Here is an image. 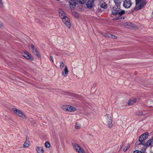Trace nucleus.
Masks as SVG:
<instances>
[{"label":"nucleus","mask_w":153,"mask_h":153,"mask_svg":"<svg viewBox=\"0 0 153 153\" xmlns=\"http://www.w3.org/2000/svg\"><path fill=\"white\" fill-rule=\"evenodd\" d=\"M120 7V5H115L113 7L111 10L112 14L114 15H118L117 17L113 19L117 20L125 19V17L122 16L125 13V11L124 10H121Z\"/></svg>","instance_id":"nucleus-1"},{"label":"nucleus","mask_w":153,"mask_h":153,"mask_svg":"<svg viewBox=\"0 0 153 153\" xmlns=\"http://www.w3.org/2000/svg\"><path fill=\"white\" fill-rule=\"evenodd\" d=\"M149 137V133L146 132L141 135L139 137V139L137 140L135 144V147H137L140 149H143L145 147V142L144 141Z\"/></svg>","instance_id":"nucleus-2"},{"label":"nucleus","mask_w":153,"mask_h":153,"mask_svg":"<svg viewBox=\"0 0 153 153\" xmlns=\"http://www.w3.org/2000/svg\"><path fill=\"white\" fill-rule=\"evenodd\" d=\"M12 109L14 113L19 116L23 119H27L26 115L21 111L14 108H12Z\"/></svg>","instance_id":"nucleus-3"},{"label":"nucleus","mask_w":153,"mask_h":153,"mask_svg":"<svg viewBox=\"0 0 153 153\" xmlns=\"http://www.w3.org/2000/svg\"><path fill=\"white\" fill-rule=\"evenodd\" d=\"M146 3V2L145 0H142L139 4H136L134 10H138L141 9L145 5Z\"/></svg>","instance_id":"nucleus-4"},{"label":"nucleus","mask_w":153,"mask_h":153,"mask_svg":"<svg viewBox=\"0 0 153 153\" xmlns=\"http://www.w3.org/2000/svg\"><path fill=\"white\" fill-rule=\"evenodd\" d=\"M62 108L65 111H74L76 110L75 107L70 105H63Z\"/></svg>","instance_id":"nucleus-5"},{"label":"nucleus","mask_w":153,"mask_h":153,"mask_svg":"<svg viewBox=\"0 0 153 153\" xmlns=\"http://www.w3.org/2000/svg\"><path fill=\"white\" fill-rule=\"evenodd\" d=\"M72 144L74 148L79 153H85L84 149L81 148L78 144L75 143H73Z\"/></svg>","instance_id":"nucleus-6"},{"label":"nucleus","mask_w":153,"mask_h":153,"mask_svg":"<svg viewBox=\"0 0 153 153\" xmlns=\"http://www.w3.org/2000/svg\"><path fill=\"white\" fill-rule=\"evenodd\" d=\"M105 117L106 119V121L108 126L109 128H111L112 126V123L111 116L108 114H107L105 116Z\"/></svg>","instance_id":"nucleus-7"},{"label":"nucleus","mask_w":153,"mask_h":153,"mask_svg":"<svg viewBox=\"0 0 153 153\" xmlns=\"http://www.w3.org/2000/svg\"><path fill=\"white\" fill-rule=\"evenodd\" d=\"M61 18L62 19L63 22H64L67 27L69 28H70L71 25L69 20L68 17L66 16H64L63 17Z\"/></svg>","instance_id":"nucleus-8"},{"label":"nucleus","mask_w":153,"mask_h":153,"mask_svg":"<svg viewBox=\"0 0 153 153\" xmlns=\"http://www.w3.org/2000/svg\"><path fill=\"white\" fill-rule=\"evenodd\" d=\"M78 0H71L69 2L70 7L71 9L74 8L75 6L78 4Z\"/></svg>","instance_id":"nucleus-9"},{"label":"nucleus","mask_w":153,"mask_h":153,"mask_svg":"<svg viewBox=\"0 0 153 153\" xmlns=\"http://www.w3.org/2000/svg\"><path fill=\"white\" fill-rule=\"evenodd\" d=\"M132 4L131 0H125L123 2V6L126 8H129Z\"/></svg>","instance_id":"nucleus-10"},{"label":"nucleus","mask_w":153,"mask_h":153,"mask_svg":"<svg viewBox=\"0 0 153 153\" xmlns=\"http://www.w3.org/2000/svg\"><path fill=\"white\" fill-rule=\"evenodd\" d=\"M31 48L33 50V53L35 55L38 57H40V55L38 51L36 48H34V46L33 45H31Z\"/></svg>","instance_id":"nucleus-11"},{"label":"nucleus","mask_w":153,"mask_h":153,"mask_svg":"<svg viewBox=\"0 0 153 153\" xmlns=\"http://www.w3.org/2000/svg\"><path fill=\"white\" fill-rule=\"evenodd\" d=\"M94 5V0H89L87 2L86 5L88 8H92Z\"/></svg>","instance_id":"nucleus-12"},{"label":"nucleus","mask_w":153,"mask_h":153,"mask_svg":"<svg viewBox=\"0 0 153 153\" xmlns=\"http://www.w3.org/2000/svg\"><path fill=\"white\" fill-rule=\"evenodd\" d=\"M68 71L67 68V66L65 65V68L62 72V75L63 77L66 76L68 73Z\"/></svg>","instance_id":"nucleus-13"},{"label":"nucleus","mask_w":153,"mask_h":153,"mask_svg":"<svg viewBox=\"0 0 153 153\" xmlns=\"http://www.w3.org/2000/svg\"><path fill=\"white\" fill-rule=\"evenodd\" d=\"M136 102L137 99L136 98H132L128 101V105H133Z\"/></svg>","instance_id":"nucleus-14"},{"label":"nucleus","mask_w":153,"mask_h":153,"mask_svg":"<svg viewBox=\"0 0 153 153\" xmlns=\"http://www.w3.org/2000/svg\"><path fill=\"white\" fill-rule=\"evenodd\" d=\"M22 55L25 57L27 59H31V57L30 56L29 54V53L28 52H24L23 53H22Z\"/></svg>","instance_id":"nucleus-15"},{"label":"nucleus","mask_w":153,"mask_h":153,"mask_svg":"<svg viewBox=\"0 0 153 153\" xmlns=\"http://www.w3.org/2000/svg\"><path fill=\"white\" fill-rule=\"evenodd\" d=\"M59 15L61 18L63 17V16H65V13L63 10L59 9Z\"/></svg>","instance_id":"nucleus-16"},{"label":"nucleus","mask_w":153,"mask_h":153,"mask_svg":"<svg viewBox=\"0 0 153 153\" xmlns=\"http://www.w3.org/2000/svg\"><path fill=\"white\" fill-rule=\"evenodd\" d=\"M104 36L106 37H109V38H111L113 39H116L117 37L114 35L111 34L110 33H105V34Z\"/></svg>","instance_id":"nucleus-17"},{"label":"nucleus","mask_w":153,"mask_h":153,"mask_svg":"<svg viewBox=\"0 0 153 153\" xmlns=\"http://www.w3.org/2000/svg\"><path fill=\"white\" fill-rule=\"evenodd\" d=\"M153 140L152 139H150L148 140L146 143H145V146L148 147L149 146H151L152 143H153Z\"/></svg>","instance_id":"nucleus-18"},{"label":"nucleus","mask_w":153,"mask_h":153,"mask_svg":"<svg viewBox=\"0 0 153 153\" xmlns=\"http://www.w3.org/2000/svg\"><path fill=\"white\" fill-rule=\"evenodd\" d=\"M36 151L38 153H43L44 152L43 148L39 146L37 147Z\"/></svg>","instance_id":"nucleus-19"},{"label":"nucleus","mask_w":153,"mask_h":153,"mask_svg":"<svg viewBox=\"0 0 153 153\" xmlns=\"http://www.w3.org/2000/svg\"><path fill=\"white\" fill-rule=\"evenodd\" d=\"M114 2L115 4V5H120L121 6V2L122 1V0H114Z\"/></svg>","instance_id":"nucleus-20"},{"label":"nucleus","mask_w":153,"mask_h":153,"mask_svg":"<svg viewBox=\"0 0 153 153\" xmlns=\"http://www.w3.org/2000/svg\"><path fill=\"white\" fill-rule=\"evenodd\" d=\"M30 142L29 140H27V138H26V141L25 142L24 145L23 147H27L29 146L30 145Z\"/></svg>","instance_id":"nucleus-21"},{"label":"nucleus","mask_w":153,"mask_h":153,"mask_svg":"<svg viewBox=\"0 0 153 153\" xmlns=\"http://www.w3.org/2000/svg\"><path fill=\"white\" fill-rule=\"evenodd\" d=\"M72 96L75 98L77 99L78 100H80L81 99L80 96L78 94H73Z\"/></svg>","instance_id":"nucleus-22"},{"label":"nucleus","mask_w":153,"mask_h":153,"mask_svg":"<svg viewBox=\"0 0 153 153\" xmlns=\"http://www.w3.org/2000/svg\"><path fill=\"white\" fill-rule=\"evenodd\" d=\"M101 7L102 8L104 9H106L107 7V5L105 2L102 3L101 5Z\"/></svg>","instance_id":"nucleus-23"},{"label":"nucleus","mask_w":153,"mask_h":153,"mask_svg":"<svg viewBox=\"0 0 153 153\" xmlns=\"http://www.w3.org/2000/svg\"><path fill=\"white\" fill-rule=\"evenodd\" d=\"M130 145L129 144H128L123 149V151L124 152L126 151L130 147Z\"/></svg>","instance_id":"nucleus-24"},{"label":"nucleus","mask_w":153,"mask_h":153,"mask_svg":"<svg viewBox=\"0 0 153 153\" xmlns=\"http://www.w3.org/2000/svg\"><path fill=\"white\" fill-rule=\"evenodd\" d=\"M45 147L47 148H49L50 146V143L48 141H47L45 143Z\"/></svg>","instance_id":"nucleus-25"},{"label":"nucleus","mask_w":153,"mask_h":153,"mask_svg":"<svg viewBox=\"0 0 153 153\" xmlns=\"http://www.w3.org/2000/svg\"><path fill=\"white\" fill-rule=\"evenodd\" d=\"M81 127V125L79 123H76V125L75 126V128L76 129H78L80 128Z\"/></svg>","instance_id":"nucleus-26"},{"label":"nucleus","mask_w":153,"mask_h":153,"mask_svg":"<svg viewBox=\"0 0 153 153\" xmlns=\"http://www.w3.org/2000/svg\"><path fill=\"white\" fill-rule=\"evenodd\" d=\"M88 0H79V3L81 4H84Z\"/></svg>","instance_id":"nucleus-27"},{"label":"nucleus","mask_w":153,"mask_h":153,"mask_svg":"<svg viewBox=\"0 0 153 153\" xmlns=\"http://www.w3.org/2000/svg\"><path fill=\"white\" fill-rule=\"evenodd\" d=\"M60 68L62 69V68H63V67H64V64L62 62H60Z\"/></svg>","instance_id":"nucleus-28"},{"label":"nucleus","mask_w":153,"mask_h":153,"mask_svg":"<svg viewBox=\"0 0 153 153\" xmlns=\"http://www.w3.org/2000/svg\"><path fill=\"white\" fill-rule=\"evenodd\" d=\"M143 113L142 112L138 111L136 113V115L138 116H141L143 115Z\"/></svg>","instance_id":"nucleus-29"},{"label":"nucleus","mask_w":153,"mask_h":153,"mask_svg":"<svg viewBox=\"0 0 153 153\" xmlns=\"http://www.w3.org/2000/svg\"><path fill=\"white\" fill-rule=\"evenodd\" d=\"M3 7H4V5L2 2V0H0V7L2 8Z\"/></svg>","instance_id":"nucleus-30"},{"label":"nucleus","mask_w":153,"mask_h":153,"mask_svg":"<svg viewBox=\"0 0 153 153\" xmlns=\"http://www.w3.org/2000/svg\"><path fill=\"white\" fill-rule=\"evenodd\" d=\"M133 153H142V152L140 151L136 150L135 151H134L133 152Z\"/></svg>","instance_id":"nucleus-31"},{"label":"nucleus","mask_w":153,"mask_h":153,"mask_svg":"<svg viewBox=\"0 0 153 153\" xmlns=\"http://www.w3.org/2000/svg\"><path fill=\"white\" fill-rule=\"evenodd\" d=\"M142 0H136V4H139Z\"/></svg>","instance_id":"nucleus-32"},{"label":"nucleus","mask_w":153,"mask_h":153,"mask_svg":"<svg viewBox=\"0 0 153 153\" xmlns=\"http://www.w3.org/2000/svg\"><path fill=\"white\" fill-rule=\"evenodd\" d=\"M3 27V24L2 22L0 21V28H1Z\"/></svg>","instance_id":"nucleus-33"},{"label":"nucleus","mask_w":153,"mask_h":153,"mask_svg":"<svg viewBox=\"0 0 153 153\" xmlns=\"http://www.w3.org/2000/svg\"><path fill=\"white\" fill-rule=\"evenodd\" d=\"M50 58H51V60L53 62L54 61H53V57L51 56H50Z\"/></svg>","instance_id":"nucleus-34"},{"label":"nucleus","mask_w":153,"mask_h":153,"mask_svg":"<svg viewBox=\"0 0 153 153\" xmlns=\"http://www.w3.org/2000/svg\"><path fill=\"white\" fill-rule=\"evenodd\" d=\"M125 143V142H123V143H122L121 146V148H122V147L124 145Z\"/></svg>","instance_id":"nucleus-35"},{"label":"nucleus","mask_w":153,"mask_h":153,"mask_svg":"<svg viewBox=\"0 0 153 153\" xmlns=\"http://www.w3.org/2000/svg\"><path fill=\"white\" fill-rule=\"evenodd\" d=\"M152 153H153V151L152 152Z\"/></svg>","instance_id":"nucleus-36"},{"label":"nucleus","mask_w":153,"mask_h":153,"mask_svg":"<svg viewBox=\"0 0 153 153\" xmlns=\"http://www.w3.org/2000/svg\"><path fill=\"white\" fill-rule=\"evenodd\" d=\"M152 13L153 14V12H152Z\"/></svg>","instance_id":"nucleus-37"}]
</instances>
